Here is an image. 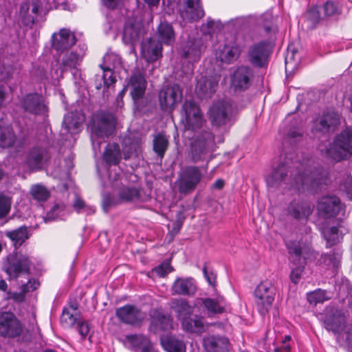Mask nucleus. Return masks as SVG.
<instances>
[{"instance_id": "423d86ee", "label": "nucleus", "mask_w": 352, "mask_h": 352, "mask_svg": "<svg viewBox=\"0 0 352 352\" xmlns=\"http://www.w3.org/2000/svg\"><path fill=\"white\" fill-rule=\"evenodd\" d=\"M214 147V135L210 131H204L191 142L189 156L195 163L205 161L212 154Z\"/></svg>"}, {"instance_id": "6e6552de", "label": "nucleus", "mask_w": 352, "mask_h": 352, "mask_svg": "<svg viewBox=\"0 0 352 352\" xmlns=\"http://www.w3.org/2000/svg\"><path fill=\"white\" fill-rule=\"evenodd\" d=\"M3 119L0 120V147L13 148L16 151L23 148L28 144L30 131L29 129H22L16 136L10 126H3Z\"/></svg>"}, {"instance_id": "ddd939ff", "label": "nucleus", "mask_w": 352, "mask_h": 352, "mask_svg": "<svg viewBox=\"0 0 352 352\" xmlns=\"http://www.w3.org/2000/svg\"><path fill=\"white\" fill-rule=\"evenodd\" d=\"M273 42L270 40L262 41L251 45L248 50L250 62L254 66L262 67L267 63L268 58L272 52Z\"/></svg>"}, {"instance_id": "603ef678", "label": "nucleus", "mask_w": 352, "mask_h": 352, "mask_svg": "<svg viewBox=\"0 0 352 352\" xmlns=\"http://www.w3.org/2000/svg\"><path fill=\"white\" fill-rule=\"evenodd\" d=\"M122 201H134L140 199V191L134 188H123L119 192Z\"/></svg>"}, {"instance_id": "4be33fe9", "label": "nucleus", "mask_w": 352, "mask_h": 352, "mask_svg": "<svg viewBox=\"0 0 352 352\" xmlns=\"http://www.w3.org/2000/svg\"><path fill=\"white\" fill-rule=\"evenodd\" d=\"M51 41L52 47L56 52H63L76 43V38L70 30L62 28L52 35Z\"/></svg>"}, {"instance_id": "72a5a7b5", "label": "nucleus", "mask_w": 352, "mask_h": 352, "mask_svg": "<svg viewBox=\"0 0 352 352\" xmlns=\"http://www.w3.org/2000/svg\"><path fill=\"white\" fill-rule=\"evenodd\" d=\"M122 151L124 160L138 157L142 153V142L140 138H125L122 142Z\"/></svg>"}, {"instance_id": "20e7f679", "label": "nucleus", "mask_w": 352, "mask_h": 352, "mask_svg": "<svg viewBox=\"0 0 352 352\" xmlns=\"http://www.w3.org/2000/svg\"><path fill=\"white\" fill-rule=\"evenodd\" d=\"M236 107L231 100H221L214 102L208 116L211 124L216 127H230L234 122Z\"/></svg>"}, {"instance_id": "dca6fc26", "label": "nucleus", "mask_w": 352, "mask_h": 352, "mask_svg": "<svg viewBox=\"0 0 352 352\" xmlns=\"http://www.w3.org/2000/svg\"><path fill=\"white\" fill-rule=\"evenodd\" d=\"M316 208L320 217L329 219L334 218L340 213L342 205L336 196H324L318 201Z\"/></svg>"}, {"instance_id": "680f3d73", "label": "nucleus", "mask_w": 352, "mask_h": 352, "mask_svg": "<svg viewBox=\"0 0 352 352\" xmlns=\"http://www.w3.org/2000/svg\"><path fill=\"white\" fill-rule=\"evenodd\" d=\"M340 190L345 192L348 197L352 200V177L347 175L345 181L340 184Z\"/></svg>"}, {"instance_id": "79ce46f5", "label": "nucleus", "mask_w": 352, "mask_h": 352, "mask_svg": "<svg viewBox=\"0 0 352 352\" xmlns=\"http://www.w3.org/2000/svg\"><path fill=\"white\" fill-rule=\"evenodd\" d=\"M161 344L167 352H185L186 346L182 341L167 336L161 339Z\"/></svg>"}, {"instance_id": "864d4df0", "label": "nucleus", "mask_w": 352, "mask_h": 352, "mask_svg": "<svg viewBox=\"0 0 352 352\" xmlns=\"http://www.w3.org/2000/svg\"><path fill=\"white\" fill-rule=\"evenodd\" d=\"M11 205V197L3 193H0V220L6 218L10 213Z\"/></svg>"}, {"instance_id": "4d7b16f0", "label": "nucleus", "mask_w": 352, "mask_h": 352, "mask_svg": "<svg viewBox=\"0 0 352 352\" xmlns=\"http://www.w3.org/2000/svg\"><path fill=\"white\" fill-rule=\"evenodd\" d=\"M203 273L207 282L213 288L216 287L217 274L212 270H209L206 263L203 267Z\"/></svg>"}, {"instance_id": "4c0bfd02", "label": "nucleus", "mask_w": 352, "mask_h": 352, "mask_svg": "<svg viewBox=\"0 0 352 352\" xmlns=\"http://www.w3.org/2000/svg\"><path fill=\"white\" fill-rule=\"evenodd\" d=\"M182 326L185 331L192 333H198L206 331L204 318L196 315L182 321Z\"/></svg>"}, {"instance_id": "393cba45", "label": "nucleus", "mask_w": 352, "mask_h": 352, "mask_svg": "<svg viewBox=\"0 0 352 352\" xmlns=\"http://www.w3.org/2000/svg\"><path fill=\"white\" fill-rule=\"evenodd\" d=\"M219 77L217 76H201L197 80L195 88L197 95L200 98L207 99L210 98L216 91L218 87Z\"/></svg>"}, {"instance_id": "c03bdc74", "label": "nucleus", "mask_w": 352, "mask_h": 352, "mask_svg": "<svg viewBox=\"0 0 352 352\" xmlns=\"http://www.w3.org/2000/svg\"><path fill=\"white\" fill-rule=\"evenodd\" d=\"M67 214L66 206L63 203L55 204L44 217L45 222L63 219Z\"/></svg>"}, {"instance_id": "aec40b11", "label": "nucleus", "mask_w": 352, "mask_h": 352, "mask_svg": "<svg viewBox=\"0 0 352 352\" xmlns=\"http://www.w3.org/2000/svg\"><path fill=\"white\" fill-rule=\"evenodd\" d=\"M8 262L6 271L12 278H16L22 274L30 273L32 263L28 256L16 253L8 257Z\"/></svg>"}, {"instance_id": "bf43d9fd", "label": "nucleus", "mask_w": 352, "mask_h": 352, "mask_svg": "<svg viewBox=\"0 0 352 352\" xmlns=\"http://www.w3.org/2000/svg\"><path fill=\"white\" fill-rule=\"evenodd\" d=\"M155 272L160 277H164L173 271V267L169 262H164L154 270Z\"/></svg>"}, {"instance_id": "6e6d98bb", "label": "nucleus", "mask_w": 352, "mask_h": 352, "mask_svg": "<svg viewBox=\"0 0 352 352\" xmlns=\"http://www.w3.org/2000/svg\"><path fill=\"white\" fill-rule=\"evenodd\" d=\"M324 15L327 16H336L340 14L341 10L338 6L332 1H328L323 6Z\"/></svg>"}, {"instance_id": "c85d7f7f", "label": "nucleus", "mask_w": 352, "mask_h": 352, "mask_svg": "<svg viewBox=\"0 0 352 352\" xmlns=\"http://www.w3.org/2000/svg\"><path fill=\"white\" fill-rule=\"evenodd\" d=\"M314 206L307 201H293L288 206V212L296 219H307L312 213Z\"/></svg>"}, {"instance_id": "0eeeda50", "label": "nucleus", "mask_w": 352, "mask_h": 352, "mask_svg": "<svg viewBox=\"0 0 352 352\" xmlns=\"http://www.w3.org/2000/svg\"><path fill=\"white\" fill-rule=\"evenodd\" d=\"M206 48V45L199 34L197 30H194L183 41L179 53L182 58L193 63L199 60Z\"/></svg>"}, {"instance_id": "37998d69", "label": "nucleus", "mask_w": 352, "mask_h": 352, "mask_svg": "<svg viewBox=\"0 0 352 352\" xmlns=\"http://www.w3.org/2000/svg\"><path fill=\"white\" fill-rule=\"evenodd\" d=\"M344 230V228L333 226L331 228H323L321 233L327 242H339L343 239Z\"/></svg>"}, {"instance_id": "e433bc0d", "label": "nucleus", "mask_w": 352, "mask_h": 352, "mask_svg": "<svg viewBox=\"0 0 352 352\" xmlns=\"http://www.w3.org/2000/svg\"><path fill=\"white\" fill-rule=\"evenodd\" d=\"M228 344L226 338L211 336L204 339V346L208 352H228Z\"/></svg>"}, {"instance_id": "ea45409f", "label": "nucleus", "mask_w": 352, "mask_h": 352, "mask_svg": "<svg viewBox=\"0 0 352 352\" xmlns=\"http://www.w3.org/2000/svg\"><path fill=\"white\" fill-rule=\"evenodd\" d=\"M32 234V229L24 226L13 230L5 232V235L12 242H25Z\"/></svg>"}, {"instance_id": "3c124183", "label": "nucleus", "mask_w": 352, "mask_h": 352, "mask_svg": "<svg viewBox=\"0 0 352 352\" xmlns=\"http://www.w3.org/2000/svg\"><path fill=\"white\" fill-rule=\"evenodd\" d=\"M342 252L340 250L333 251L323 256V261L329 267L338 268L340 263Z\"/></svg>"}, {"instance_id": "e2e57ef3", "label": "nucleus", "mask_w": 352, "mask_h": 352, "mask_svg": "<svg viewBox=\"0 0 352 352\" xmlns=\"http://www.w3.org/2000/svg\"><path fill=\"white\" fill-rule=\"evenodd\" d=\"M60 320L62 323L66 326L74 325L76 322V318L74 317L73 314H70L69 311L66 309L63 310Z\"/></svg>"}, {"instance_id": "c756f323", "label": "nucleus", "mask_w": 352, "mask_h": 352, "mask_svg": "<svg viewBox=\"0 0 352 352\" xmlns=\"http://www.w3.org/2000/svg\"><path fill=\"white\" fill-rule=\"evenodd\" d=\"M345 322V316L339 310L327 314L324 320L325 329L334 333H338L342 331Z\"/></svg>"}, {"instance_id": "f704fd0d", "label": "nucleus", "mask_w": 352, "mask_h": 352, "mask_svg": "<svg viewBox=\"0 0 352 352\" xmlns=\"http://www.w3.org/2000/svg\"><path fill=\"white\" fill-rule=\"evenodd\" d=\"M102 159L108 166L118 165L122 159V153L118 144H108L102 154Z\"/></svg>"}, {"instance_id": "7c9ffc66", "label": "nucleus", "mask_w": 352, "mask_h": 352, "mask_svg": "<svg viewBox=\"0 0 352 352\" xmlns=\"http://www.w3.org/2000/svg\"><path fill=\"white\" fill-rule=\"evenodd\" d=\"M340 123V116L338 113L332 111L323 114L315 122L314 129L316 131L327 132L334 130Z\"/></svg>"}, {"instance_id": "69168bd1", "label": "nucleus", "mask_w": 352, "mask_h": 352, "mask_svg": "<svg viewBox=\"0 0 352 352\" xmlns=\"http://www.w3.org/2000/svg\"><path fill=\"white\" fill-rule=\"evenodd\" d=\"M77 327L78 333L80 334L82 338L85 339L89 332L88 324L85 322H78L77 323Z\"/></svg>"}, {"instance_id": "58836bf2", "label": "nucleus", "mask_w": 352, "mask_h": 352, "mask_svg": "<svg viewBox=\"0 0 352 352\" xmlns=\"http://www.w3.org/2000/svg\"><path fill=\"white\" fill-rule=\"evenodd\" d=\"M201 302L208 314H217L225 311L226 302L223 297H218L215 299L202 298Z\"/></svg>"}, {"instance_id": "2f4dec72", "label": "nucleus", "mask_w": 352, "mask_h": 352, "mask_svg": "<svg viewBox=\"0 0 352 352\" xmlns=\"http://www.w3.org/2000/svg\"><path fill=\"white\" fill-rule=\"evenodd\" d=\"M47 152L41 146L32 148L25 158V164L31 169H39L43 164V161L47 158Z\"/></svg>"}, {"instance_id": "f8f14e48", "label": "nucleus", "mask_w": 352, "mask_h": 352, "mask_svg": "<svg viewBox=\"0 0 352 352\" xmlns=\"http://www.w3.org/2000/svg\"><path fill=\"white\" fill-rule=\"evenodd\" d=\"M200 168L195 166L184 168L179 175L177 186L180 192L189 193L194 190L202 178Z\"/></svg>"}, {"instance_id": "a18cd8bd", "label": "nucleus", "mask_w": 352, "mask_h": 352, "mask_svg": "<svg viewBox=\"0 0 352 352\" xmlns=\"http://www.w3.org/2000/svg\"><path fill=\"white\" fill-rule=\"evenodd\" d=\"M168 138L164 134L159 133L153 139V151L157 156L160 157V159L164 157L165 152L168 148Z\"/></svg>"}, {"instance_id": "4468645a", "label": "nucleus", "mask_w": 352, "mask_h": 352, "mask_svg": "<svg viewBox=\"0 0 352 352\" xmlns=\"http://www.w3.org/2000/svg\"><path fill=\"white\" fill-rule=\"evenodd\" d=\"M182 89L179 85L164 87L159 93V102L162 110L172 111L182 101Z\"/></svg>"}, {"instance_id": "b1692460", "label": "nucleus", "mask_w": 352, "mask_h": 352, "mask_svg": "<svg viewBox=\"0 0 352 352\" xmlns=\"http://www.w3.org/2000/svg\"><path fill=\"white\" fill-rule=\"evenodd\" d=\"M117 318L122 322L129 324H139L144 319V314L135 306L126 305L116 311Z\"/></svg>"}, {"instance_id": "c9c22d12", "label": "nucleus", "mask_w": 352, "mask_h": 352, "mask_svg": "<svg viewBox=\"0 0 352 352\" xmlns=\"http://www.w3.org/2000/svg\"><path fill=\"white\" fill-rule=\"evenodd\" d=\"M171 309L177 314L179 320L184 321L190 318L193 313V307L184 299H175L171 302Z\"/></svg>"}, {"instance_id": "5701e85b", "label": "nucleus", "mask_w": 352, "mask_h": 352, "mask_svg": "<svg viewBox=\"0 0 352 352\" xmlns=\"http://www.w3.org/2000/svg\"><path fill=\"white\" fill-rule=\"evenodd\" d=\"M21 106L24 111L34 115H44L47 111V107L44 103L43 98L38 94H29L21 99Z\"/></svg>"}, {"instance_id": "6ab92c4d", "label": "nucleus", "mask_w": 352, "mask_h": 352, "mask_svg": "<svg viewBox=\"0 0 352 352\" xmlns=\"http://www.w3.org/2000/svg\"><path fill=\"white\" fill-rule=\"evenodd\" d=\"M201 0H182L179 15L185 22L198 21L204 16Z\"/></svg>"}, {"instance_id": "8fccbe9b", "label": "nucleus", "mask_w": 352, "mask_h": 352, "mask_svg": "<svg viewBox=\"0 0 352 352\" xmlns=\"http://www.w3.org/2000/svg\"><path fill=\"white\" fill-rule=\"evenodd\" d=\"M30 194L32 197L38 201H45L50 195V192L47 188L41 184L32 186L30 189Z\"/></svg>"}, {"instance_id": "de8ad7c7", "label": "nucleus", "mask_w": 352, "mask_h": 352, "mask_svg": "<svg viewBox=\"0 0 352 352\" xmlns=\"http://www.w3.org/2000/svg\"><path fill=\"white\" fill-rule=\"evenodd\" d=\"M307 298L310 304L316 305L318 303H323L329 300L330 296L327 295V292L321 289H316L307 294Z\"/></svg>"}, {"instance_id": "9b49d317", "label": "nucleus", "mask_w": 352, "mask_h": 352, "mask_svg": "<svg viewBox=\"0 0 352 352\" xmlns=\"http://www.w3.org/2000/svg\"><path fill=\"white\" fill-rule=\"evenodd\" d=\"M104 64L100 65L102 75L96 77L95 87L97 89L109 88L116 80L112 70L120 65V58L115 54H107L103 58Z\"/></svg>"}, {"instance_id": "2eb2a0df", "label": "nucleus", "mask_w": 352, "mask_h": 352, "mask_svg": "<svg viewBox=\"0 0 352 352\" xmlns=\"http://www.w3.org/2000/svg\"><path fill=\"white\" fill-rule=\"evenodd\" d=\"M186 119L185 127L187 130L197 131L204 122L199 106L193 100H186L182 107Z\"/></svg>"}, {"instance_id": "09e8293b", "label": "nucleus", "mask_w": 352, "mask_h": 352, "mask_svg": "<svg viewBox=\"0 0 352 352\" xmlns=\"http://www.w3.org/2000/svg\"><path fill=\"white\" fill-rule=\"evenodd\" d=\"M72 206L76 212L87 215L92 214L96 211L93 206L87 205L83 199L78 196L75 197Z\"/></svg>"}, {"instance_id": "7ed1b4c3", "label": "nucleus", "mask_w": 352, "mask_h": 352, "mask_svg": "<svg viewBox=\"0 0 352 352\" xmlns=\"http://www.w3.org/2000/svg\"><path fill=\"white\" fill-rule=\"evenodd\" d=\"M115 124L114 117L111 114L101 113L95 117L91 127V140L96 155L100 152L101 144L113 132Z\"/></svg>"}, {"instance_id": "5fc2aeb1", "label": "nucleus", "mask_w": 352, "mask_h": 352, "mask_svg": "<svg viewBox=\"0 0 352 352\" xmlns=\"http://www.w3.org/2000/svg\"><path fill=\"white\" fill-rule=\"evenodd\" d=\"M222 28V24L219 21H214L210 18H208L207 22L202 24L201 31L204 34H214L216 31L220 30Z\"/></svg>"}, {"instance_id": "a211bd4d", "label": "nucleus", "mask_w": 352, "mask_h": 352, "mask_svg": "<svg viewBox=\"0 0 352 352\" xmlns=\"http://www.w3.org/2000/svg\"><path fill=\"white\" fill-rule=\"evenodd\" d=\"M253 77V70L250 67L239 66L231 75V87L235 92L244 91L252 85Z\"/></svg>"}, {"instance_id": "473e14b6", "label": "nucleus", "mask_w": 352, "mask_h": 352, "mask_svg": "<svg viewBox=\"0 0 352 352\" xmlns=\"http://www.w3.org/2000/svg\"><path fill=\"white\" fill-rule=\"evenodd\" d=\"M197 290L195 282L192 278H178L173 284L172 292L173 294L190 296L193 295Z\"/></svg>"}, {"instance_id": "0e129e2a", "label": "nucleus", "mask_w": 352, "mask_h": 352, "mask_svg": "<svg viewBox=\"0 0 352 352\" xmlns=\"http://www.w3.org/2000/svg\"><path fill=\"white\" fill-rule=\"evenodd\" d=\"M307 18L312 23H317L320 19V14L318 7L311 8L307 12Z\"/></svg>"}, {"instance_id": "cd10ccee", "label": "nucleus", "mask_w": 352, "mask_h": 352, "mask_svg": "<svg viewBox=\"0 0 352 352\" xmlns=\"http://www.w3.org/2000/svg\"><path fill=\"white\" fill-rule=\"evenodd\" d=\"M242 50L241 45L237 43L226 44L222 48H219L217 57L221 62L230 64L239 58Z\"/></svg>"}, {"instance_id": "a878e982", "label": "nucleus", "mask_w": 352, "mask_h": 352, "mask_svg": "<svg viewBox=\"0 0 352 352\" xmlns=\"http://www.w3.org/2000/svg\"><path fill=\"white\" fill-rule=\"evenodd\" d=\"M144 33V28L140 24H132L129 23L125 24L123 30L122 41L125 44L131 45V52L135 53L134 46L143 37Z\"/></svg>"}, {"instance_id": "a19ab883", "label": "nucleus", "mask_w": 352, "mask_h": 352, "mask_svg": "<svg viewBox=\"0 0 352 352\" xmlns=\"http://www.w3.org/2000/svg\"><path fill=\"white\" fill-rule=\"evenodd\" d=\"M83 120V118L76 117L72 112L69 113L64 117L63 128L69 133H76L78 132Z\"/></svg>"}, {"instance_id": "338daca9", "label": "nucleus", "mask_w": 352, "mask_h": 352, "mask_svg": "<svg viewBox=\"0 0 352 352\" xmlns=\"http://www.w3.org/2000/svg\"><path fill=\"white\" fill-rule=\"evenodd\" d=\"M116 203L109 195H104L102 199V208L105 212H107L109 208L116 205Z\"/></svg>"}, {"instance_id": "39448f33", "label": "nucleus", "mask_w": 352, "mask_h": 352, "mask_svg": "<svg viewBox=\"0 0 352 352\" xmlns=\"http://www.w3.org/2000/svg\"><path fill=\"white\" fill-rule=\"evenodd\" d=\"M326 157L336 162L352 156V126H347L338 134L325 151Z\"/></svg>"}, {"instance_id": "f3484780", "label": "nucleus", "mask_w": 352, "mask_h": 352, "mask_svg": "<svg viewBox=\"0 0 352 352\" xmlns=\"http://www.w3.org/2000/svg\"><path fill=\"white\" fill-rule=\"evenodd\" d=\"M23 327L21 322L11 312L0 313V335L15 338L21 335Z\"/></svg>"}, {"instance_id": "774afa93", "label": "nucleus", "mask_w": 352, "mask_h": 352, "mask_svg": "<svg viewBox=\"0 0 352 352\" xmlns=\"http://www.w3.org/2000/svg\"><path fill=\"white\" fill-rule=\"evenodd\" d=\"M8 96L9 94L7 91L6 87L3 85H0V109L6 105Z\"/></svg>"}, {"instance_id": "49530a36", "label": "nucleus", "mask_w": 352, "mask_h": 352, "mask_svg": "<svg viewBox=\"0 0 352 352\" xmlns=\"http://www.w3.org/2000/svg\"><path fill=\"white\" fill-rule=\"evenodd\" d=\"M40 285L39 282L35 278H30L27 283L23 284L21 287L20 293H14L13 298L19 301H23L25 298V295L27 293L31 292L36 289Z\"/></svg>"}, {"instance_id": "f257e3e1", "label": "nucleus", "mask_w": 352, "mask_h": 352, "mask_svg": "<svg viewBox=\"0 0 352 352\" xmlns=\"http://www.w3.org/2000/svg\"><path fill=\"white\" fill-rule=\"evenodd\" d=\"M326 173L321 168L314 170L304 168L303 173L296 167L294 170L286 162H281L274 167L265 176L267 186L272 188L294 189L298 192L305 189H315L322 184H327Z\"/></svg>"}, {"instance_id": "f03ea898", "label": "nucleus", "mask_w": 352, "mask_h": 352, "mask_svg": "<svg viewBox=\"0 0 352 352\" xmlns=\"http://www.w3.org/2000/svg\"><path fill=\"white\" fill-rule=\"evenodd\" d=\"M157 35L158 41L149 38L141 43V55L148 62L156 60L162 56V44L170 45L175 41V32L171 24L161 22L158 26Z\"/></svg>"}, {"instance_id": "bb28decb", "label": "nucleus", "mask_w": 352, "mask_h": 352, "mask_svg": "<svg viewBox=\"0 0 352 352\" xmlns=\"http://www.w3.org/2000/svg\"><path fill=\"white\" fill-rule=\"evenodd\" d=\"M146 81L144 76L140 73L133 74L125 87L126 89L130 88V94L134 102L142 98L145 93Z\"/></svg>"}, {"instance_id": "1a4fd4ad", "label": "nucleus", "mask_w": 352, "mask_h": 352, "mask_svg": "<svg viewBox=\"0 0 352 352\" xmlns=\"http://www.w3.org/2000/svg\"><path fill=\"white\" fill-rule=\"evenodd\" d=\"M276 287L270 280L261 282L254 291V302L259 313L265 315L271 308L276 295Z\"/></svg>"}, {"instance_id": "13d9d810", "label": "nucleus", "mask_w": 352, "mask_h": 352, "mask_svg": "<svg viewBox=\"0 0 352 352\" xmlns=\"http://www.w3.org/2000/svg\"><path fill=\"white\" fill-rule=\"evenodd\" d=\"M55 163H56V161L55 162ZM57 163H58V166L54 167V168H52V170H51V174L53 175L54 177H57V178H60V179L67 177L68 176V173H69V168H63L62 166L60 167V160H58Z\"/></svg>"}, {"instance_id": "052dcab7", "label": "nucleus", "mask_w": 352, "mask_h": 352, "mask_svg": "<svg viewBox=\"0 0 352 352\" xmlns=\"http://www.w3.org/2000/svg\"><path fill=\"white\" fill-rule=\"evenodd\" d=\"M53 3L56 9L72 11L75 6L69 3V0H53Z\"/></svg>"}, {"instance_id": "9d476101", "label": "nucleus", "mask_w": 352, "mask_h": 352, "mask_svg": "<svg viewBox=\"0 0 352 352\" xmlns=\"http://www.w3.org/2000/svg\"><path fill=\"white\" fill-rule=\"evenodd\" d=\"M86 50V45L79 43L76 47L72 49L70 52H66L61 58L62 72H70L74 76L76 83V80L80 78L79 67L82 61Z\"/></svg>"}, {"instance_id": "412c9836", "label": "nucleus", "mask_w": 352, "mask_h": 352, "mask_svg": "<svg viewBox=\"0 0 352 352\" xmlns=\"http://www.w3.org/2000/svg\"><path fill=\"white\" fill-rule=\"evenodd\" d=\"M300 244L301 243H288L287 245V250L292 257V261L295 265H298L292 270L289 276L291 281L294 284H297L301 278V274L303 271L302 260V258H306Z\"/></svg>"}]
</instances>
